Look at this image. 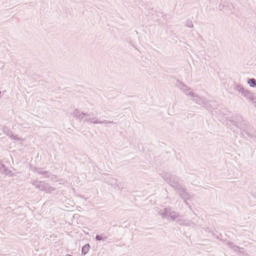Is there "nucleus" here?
<instances>
[{"mask_svg":"<svg viewBox=\"0 0 256 256\" xmlns=\"http://www.w3.org/2000/svg\"><path fill=\"white\" fill-rule=\"evenodd\" d=\"M248 82L251 86L254 87L256 86V80L254 78L250 79Z\"/></svg>","mask_w":256,"mask_h":256,"instance_id":"nucleus-2","label":"nucleus"},{"mask_svg":"<svg viewBox=\"0 0 256 256\" xmlns=\"http://www.w3.org/2000/svg\"><path fill=\"white\" fill-rule=\"evenodd\" d=\"M90 249L89 245H86L84 246L82 248V253L84 254H86L88 253Z\"/></svg>","mask_w":256,"mask_h":256,"instance_id":"nucleus-1","label":"nucleus"},{"mask_svg":"<svg viewBox=\"0 0 256 256\" xmlns=\"http://www.w3.org/2000/svg\"><path fill=\"white\" fill-rule=\"evenodd\" d=\"M96 239H97V240H100V239L99 238L98 236H96Z\"/></svg>","mask_w":256,"mask_h":256,"instance_id":"nucleus-3","label":"nucleus"}]
</instances>
